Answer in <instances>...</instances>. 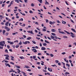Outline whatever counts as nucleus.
<instances>
[{"label": "nucleus", "instance_id": "obj_1", "mask_svg": "<svg viewBox=\"0 0 76 76\" xmlns=\"http://www.w3.org/2000/svg\"><path fill=\"white\" fill-rule=\"evenodd\" d=\"M5 41H2L0 42V45L1 46H2V47H4V46L5 47H6V45L5 44Z\"/></svg>", "mask_w": 76, "mask_h": 76}, {"label": "nucleus", "instance_id": "obj_2", "mask_svg": "<svg viewBox=\"0 0 76 76\" xmlns=\"http://www.w3.org/2000/svg\"><path fill=\"white\" fill-rule=\"evenodd\" d=\"M58 30L59 31L58 32L59 33H60V34H65V33L63 31H61V29H58Z\"/></svg>", "mask_w": 76, "mask_h": 76}, {"label": "nucleus", "instance_id": "obj_3", "mask_svg": "<svg viewBox=\"0 0 76 76\" xmlns=\"http://www.w3.org/2000/svg\"><path fill=\"white\" fill-rule=\"evenodd\" d=\"M23 44H29L30 43V42L28 41H26L25 42H23Z\"/></svg>", "mask_w": 76, "mask_h": 76}, {"label": "nucleus", "instance_id": "obj_4", "mask_svg": "<svg viewBox=\"0 0 76 76\" xmlns=\"http://www.w3.org/2000/svg\"><path fill=\"white\" fill-rule=\"evenodd\" d=\"M27 32H28V33H30V34H32L33 35H34V33H33V31H27Z\"/></svg>", "mask_w": 76, "mask_h": 76}, {"label": "nucleus", "instance_id": "obj_5", "mask_svg": "<svg viewBox=\"0 0 76 76\" xmlns=\"http://www.w3.org/2000/svg\"><path fill=\"white\" fill-rule=\"evenodd\" d=\"M5 64L6 65V66H8L9 67H10V65L9 64L5 63Z\"/></svg>", "mask_w": 76, "mask_h": 76}, {"label": "nucleus", "instance_id": "obj_6", "mask_svg": "<svg viewBox=\"0 0 76 76\" xmlns=\"http://www.w3.org/2000/svg\"><path fill=\"white\" fill-rule=\"evenodd\" d=\"M32 51H34V53H37V50L36 49H32Z\"/></svg>", "mask_w": 76, "mask_h": 76}, {"label": "nucleus", "instance_id": "obj_7", "mask_svg": "<svg viewBox=\"0 0 76 76\" xmlns=\"http://www.w3.org/2000/svg\"><path fill=\"white\" fill-rule=\"evenodd\" d=\"M55 23V22L53 21V22L51 21L49 22V23L50 25H53V24H54Z\"/></svg>", "mask_w": 76, "mask_h": 76}, {"label": "nucleus", "instance_id": "obj_8", "mask_svg": "<svg viewBox=\"0 0 76 76\" xmlns=\"http://www.w3.org/2000/svg\"><path fill=\"white\" fill-rule=\"evenodd\" d=\"M21 73H23V74H23V76H27V75H26V73H25V72L23 71H22V72H21Z\"/></svg>", "mask_w": 76, "mask_h": 76}, {"label": "nucleus", "instance_id": "obj_9", "mask_svg": "<svg viewBox=\"0 0 76 76\" xmlns=\"http://www.w3.org/2000/svg\"><path fill=\"white\" fill-rule=\"evenodd\" d=\"M48 70L49 71V72H52V71H53V70H52V69L50 68H48Z\"/></svg>", "mask_w": 76, "mask_h": 76}, {"label": "nucleus", "instance_id": "obj_10", "mask_svg": "<svg viewBox=\"0 0 76 76\" xmlns=\"http://www.w3.org/2000/svg\"><path fill=\"white\" fill-rule=\"evenodd\" d=\"M64 32H66V33H67V34H68L69 35H70V33H69V32H68V31L64 30Z\"/></svg>", "mask_w": 76, "mask_h": 76}, {"label": "nucleus", "instance_id": "obj_11", "mask_svg": "<svg viewBox=\"0 0 76 76\" xmlns=\"http://www.w3.org/2000/svg\"><path fill=\"white\" fill-rule=\"evenodd\" d=\"M10 57H11V58H11V60H13V61H14L15 60H14V57L12 56H11Z\"/></svg>", "mask_w": 76, "mask_h": 76}, {"label": "nucleus", "instance_id": "obj_12", "mask_svg": "<svg viewBox=\"0 0 76 76\" xmlns=\"http://www.w3.org/2000/svg\"><path fill=\"white\" fill-rule=\"evenodd\" d=\"M46 49V48L44 47H42L41 48L42 50H45Z\"/></svg>", "mask_w": 76, "mask_h": 76}, {"label": "nucleus", "instance_id": "obj_13", "mask_svg": "<svg viewBox=\"0 0 76 76\" xmlns=\"http://www.w3.org/2000/svg\"><path fill=\"white\" fill-rule=\"evenodd\" d=\"M50 38H51V39H54L55 38L52 35H50Z\"/></svg>", "mask_w": 76, "mask_h": 76}, {"label": "nucleus", "instance_id": "obj_14", "mask_svg": "<svg viewBox=\"0 0 76 76\" xmlns=\"http://www.w3.org/2000/svg\"><path fill=\"white\" fill-rule=\"evenodd\" d=\"M51 31L53 32H56V30H55L54 29H52Z\"/></svg>", "mask_w": 76, "mask_h": 76}, {"label": "nucleus", "instance_id": "obj_15", "mask_svg": "<svg viewBox=\"0 0 76 76\" xmlns=\"http://www.w3.org/2000/svg\"><path fill=\"white\" fill-rule=\"evenodd\" d=\"M41 63H41V65L42 66H44V62L42 61H41Z\"/></svg>", "mask_w": 76, "mask_h": 76}, {"label": "nucleus", "instance_id": "obj_16", "mask_svg": "<svg viewBox=\"0 0 76 76\" xmlns=\"http://www.w3.org/2000/svg\"><path fill=\"white\" fill-rule=\"evenodd\" d=\"M24 68H30V67L29 66H28L26 65H25V67H23Z\"/></svg>", "mask_w": 76, "mask_h": 76}, {"label": "nucleus", "instance_id": "obj_17", "mask_svg": "<svg viewBox=\"0 0 76 76\" xmlns=\"http://www.w3.org/2000/svg\"><path fill=\"white\" fill-rule=\"evenodd\" d=\"M4 56H5V57H8L9 58L10 57H9V56L8 55H4Z\"/></svg>", "mask_w": 76, "mask_h": 76}, {"label": "nucleus", "instance_id": "obj_18", "mask_svg": "<svg viewBox=\"0 0 76 76\" xmlns=\"http://www.w3.org/2000/svg\"><path fill=\"white\" fill-rule=\"evenodd\" d=\"M40 3H42V0H37Z\"/></svg>", "mask_w": 76, "mask_h": 76}, {"label": "nucleus", "instance_id": "obj_19", "mask_svg": "<svg viewBox=\"0 0 76 76\" xmlns=\"http://www.w3.org/2000/svg\"><path fill=\"white\" fill-rule=\"evenodd\" d=\"M49 4V3L46 0H45V4Z\"/></svg>", "mask_w": 76, "mask_h": 76}, {"label": "nucleus", "instance_id": "obj_20", "mask_svg": "<svg viewBox=\"0 0 76 76\" xmlns=\"http://www.w3.org/2000/svg\"><path fill=\"white\" fill-rule=\"evenodd\" d=\"M55 63H56L57 64V63H58L59 61L58 60H56L55 61Z\"/></svg>", "mask_w": 76, "mask_h": 76}, {"label": "nucleus", "instance_id": "obj_21", "mask_svg": "<svg viewBox=\"0 0 76 76\" xmlns=\"http://www.w3.org/2000/svg\"><path fill=\"white\" fill-rule=\"evenodd\" d=\"M71 30H72V31H73V32H76V31L74 29H73V28H72Z\"/></svg>", "mask_w": 76, "mask_h": 76}, {"label": "nucleus", "instance_id": "obj_22", "mask_svg": "<svg viewBox=\"0 0 76 76\" xmlns=\"http://www.w3.org/2000/svg\"><path fill=\"white\" fill-rule=\"evenodd\" d=\"M5 53H9L8 52V50L7 49H6L5 50Z\"/></svg>", "mask_w": 76, "mask_h": 76}, {"label": "nucleus", "instance_id": "obj_23", "mask_svg": "<svg viewBox=\"0 0 76 76\" xmlns=\"http://www.w3.org/2000/svg\"><path fill=\"white\" fill-rule=\"evenodd\" d=\"M10 31V29L8 28L7 29V32H9V31Z\"/></svg>", "mask_w": 76, "mask_h": 76}, {"label": "nucleus", "instance_id": "obj_24", "mask_svg": "<svg viewBox=\"0 0 76 76\" xmlns=\"http://www.w3.org/2000/svg\"><path fill=\"white\" fill-rule=\"evenodd\" d=\"M8 24H9V22H7L5 23V26H8Z\"/></svg>", "mask_w": 76, "mask_h": 76}, {"label": "nucleus", "instance_id": "obj_25", "mask_svg": "<svg viewBox=\"0 0 76 76\" xmlns=\"http://www.w3.org/2000/svg\"><path fill=\"white\" fill-rule=\"evenodd\" d=\"M45 20L46 23H48V22H49V21H48V20L46 19Z\"/></svg>", "mask_w": 76, "mask_h": 76}, {"label": "nucleus", "instance_id": "obj_26", "mask_svg": "<svg viewBox=\"0 0 76 76\" xmlns=\"http://www.w3.org/2000/svg\"><path fill=\"white\" fill-rule=\"evenodd\" d=\"M65 74L66 75H70V73L68 72H66L65 73Z\"/></svg>", "mask_w": 76, "mask_h": 76}, {"label": "nucleus", "instance_id": "obj_27", "mask_svg": "<svg viewBox=\"0 0 76 76\" xmlns=\"http://www.w3.org/2000/svg\"><path fill=\"white\" fill-rule=\"evenodd\" d=\"M6 32V31L5 30H4L3 31V34L4 35V33Z\"/></svg>", "mask_w": 76, "mask_h": 76}, {"label": "nucleus", "instance_id": "obj_28", "mask_svg": "<svg viewBox=\"0 0 76 76\" xmlns=\"http://www.w3.org/2000/svg\"><path fill=\"white\" fill-rule=\"evenodd\" d=\"M35 24L36 25H39V23L37 22H36L35 23Z\"/></svg>", "mask_w": 76, "mask_h": 76}, {"label": "nucleus", "instance_id": "obj_29", "mask_svg": "<svg viewBox=\"0 0 76 76\" xmlns=\"http://www.w3.org/2000/svg\"><path fill=\"white\" fill-rule=\"evenodd\" d=\"M16 68H17V69H20V66H16Z\"/></svg>", "mask_w": 76, "mask_h": 76}, {"label": "nucleus", "instance_id": "obj_30", "mask_svg": "<svg viewBox=\"0 0 76 76\" xmlns=\"http://www.w3.org/2000/svg\"><path fill=\"white\" fill-rule=\"evenodd\" d=\"M13 1H12L10 3V4L11 5H12V4H13Z\"/></svg>", "mask_w": 76, "mask_h": 76}, {"label": "nucleus", "instance_id": "obj_31", "mask_svg": "<svg viewBox=\"0 0 76 76\" xmlns=\"http://www.w3.org/2000/svg\"><path fill=\"white\" fill-rule=\"evenodd\" d=\"M16 34H18V32H16L14 33H12V35H16Z\"/></svg>", "mask_w": 76, "mask_h": 76}, {"label": "nucleus", "instance_id": "obj_32", "mask_svg": "<svg viewBox=\"0 0 76 76\" xmlns=\"http://www.w3.org/2000/svg\"><path fill=\"white\" fill-rule=\"evenodd\" d=\"M23 18H21L19 20V21H23Z\"/></svg>", "mask_w": 76, "mask_h": 76}, {"label": "nucleus", "instance_id": "obj_33", "mask_svg": "<svg viewBox=\"0 0 76 76\" xmlns=\"http://www.w3.org/2000/svg\"><path fill=\"white\" fill-rule=\"evenodd\" d=\"M15 2H17L18 3H19V0H15Z\"/></svg>", "mask_w": 76, "mask_h": 76}, {"label": "nucleus", "instance_id": "obj_34", "mask_svg": "<svg viewBox=\"0 0 76 76\" xmlns=\"http://www.w3.org/2000/svg\"><path fill=\"white\" fill-rule=\"evenodd\" d=\"M45 42H46V43H48V44H50V42H49L48 41L46 40H45Z\"/></svg>", "mask_w": 76, "mask_h": 76}, {"label": "nucleus", "instance_id": "obj_35", "mask_svg": "<svg viewBox=\"0 0 76 76\" xmlns=\"http://www.w3.org/2000/svg\"><path fill=\"white\" fill-rule=\"evenodd\" d=\"M62 23L63 24H66V21H63L62 22Z\"/></svg>", "mask_w": 76, "mask_h": 76}, {"label": "nucleus", "instance_id": "obj_36", "mask_svg": "<svg viewBox=\"0 0 76 76\" xmlns=\"http://www.w3.org/2000/svg\"><path fill=\"white\" fill-rule=\"evenodd\" d=\"M66 66H67L68 67H70V65L68 64H66Z\"/></svg>", "mask_w": 76, "mask_h": 76}, {"label": "nucleus", "instance_id": "obj_37", "mask_svg": "<svg viewBox=\"0 0 76 76\" xmlns=\"http://www.w3.org/2000/svg\"><path fill=\"white\" fill-rule=\"evenodd\" d=\"M20 14H21L22 15H23V16H25V14L23 13L22 12H20Z\"/></svg>", "mask_w": 76, "mask_h": 76}, {"label": "nucleus", "instance_id": "obj_38", "mask_svg": "<svg viewBox=\"0 0 76 76\" xmlns=\"http://www.w3.org/2000/svg\"><path fill=\"white\" fill-rule=\"evenodd\" d=\"M43 45H44V46H47V43H44L43 44Z\"/></svg>", "mask_w": 76, "mask_h": 76}, {"label": "nucleus", "instance_id": "obj_39", "mask_svg": "<svg viewBox=\"0 0 76 76\" xmlns=\"http://www.w3.org/2000/svg\"><path fill=\"white\" fill-rule=\"evenodd\" d=\"M5 59L7 60H9V58L8 57H6Z\"/></svg>", "mask_w": 76, "mask_h": 76}, {"label": "nucleus", "instance_id": "obj_40", "mask_svg": "<svg viewBox=\"0 0 76 76\" xmlns=\"http://www.w3.org/2000/svg\"><path fill=\"white\" fill-rule=\"evenodd\" d=\"M43 31H44V32H45V31H47V30H46V29H45V28H43L42 29Z\"/></svg>", "mask_w": 76, "mask_h": 76}, {"label": "nucleus", "instance_id": "obj_41", "mask_svg": "<svg viewBox=\"0 0 76 76\" xmlns=\"http://www.w3.org/2000/svg\"><path fill=\"white\" fill-rule=\"evenodd\" d=\"M31 37H28V38H27V40H29V39H31Z\"/></svg>", "mask_w": 76, "mask_h": 76}, {"label": "nucleus", "instance_id": "obj_42", "mask_svg": "<svg viewBox=\"0 0 76 76\" xmlns=\"http://www.w3.org/2000/svg\"><path fill=\"white\" fill-rule=\"evenodd\" d=\"M31 6H32V7H34V4L33 3H31Z\"/></svg>", "mask_w": 76, "mask_h": 76}, {"label": "nucleus", "instance_id": "obj_43", "mask_svg": "<svg viewBox=\"0 0 76 76\" xmlns=\"http://www.w3.org/2000/svg\"><path fill=\"white\" fill-rule=\"evenodd\" d=\"M50 55L51 57H54V55H53V54H50Z\"/></svg>", "mask_w": 76, "mask_h": 76}, {"label": "nucleus", "instance_id": "obj_44", "mask_svg": "<svg viewBox=\"0 0 76 76\" xmlns=\"http://www.w3.org/2000/svg\"><path fill=\"white\" fill-rule=\"evenodd\" d=\"M36 57L35 56H33V59H35L36 58Z\"/></svg>", "mask_w": 76, "mask_h": 76}, {"label": "nucleus", "instance_id": "obj_45", "mask_svg": "<svg viewBox=\"0 0 76 76\" xmlns=\"http://www.w3.org/2000/svg\"><path fill=\"white\" fill-rule=\"evenodd\" d=\"M32 42H33V44H36V42H35V41H32Z\"/></svg>", "mask_w": 76, "mask_h": 76}, {"label": "nucleus", "instance_id": "obj_46", "mask_svg": "<svg viewBox=\"0 0 76 76\" xmlns=\"http://www.w3.org/2000/svg\"><path fill=\"white\" fill-rule=\"evenodd\" d=\"M29 12L30 13H33V12L31 10H30Z\"/></svg>", "mask_w": 76, "mask_h": 76}, {"label": "nucleus", "instance_id": "obj_47", "mask_svg": "<svg viewBox=\"0 0 76 76\" xmlns=\"http://www.w3.org/2000/svg\"><path fill=\"white\" fill-rule=\"evenodd\" d=\"M20 26H25V24H23V25H20Z\"/></svg>", "mask_w": 76, "mask_h": 76}, {"label": "nucleus", "instance_id": "obj_48", "mask_svg": "<svg viewBox=\"0 0 76 76\" xmlns=\"http://www.w3.org/2000/svg\"><path fill=\"white\" fill-rule=\"evenodd\" d=\"M51 34L52 35H54V36H55V35H56V34L53 33H52Z\"/></svg>", "mask_w": 76, "mask_h": 76}, {"label": "nucleus", "instance_id": "obj_49", "mask_svg": "<svg viewBox=\"0 0 76 76\" xmlns=\"http://www.w3.org/2000/svg\"><path fill=\"white\" fill-rule=\"evenodd\" d=\"M22 42L20 41V42L18 44L19 45H22Z\"/></svg>", "mask_w": 76, "mask_h": 76}, {"label": "nucleus", "instance_id": "obj_50", "mask_svg": "<svg viewBox=\"0 0 76 76\" xmlns=\"http://www.w3.org/2000/svg\"><path fill=\"white\" fill-rule=\"evenodd\" d=\"M42 70L43 72H47V71H46V70H44V69H42Z\"/></svg>", "mask_w": 76, "mask_h": 76}, {"label": "nucleus", "instance_id": "obj_51", "mask_svg": "<svg viewBox=\"0 0 76 76\" xmlns=\"http://www.w3.org/2000/svg\"><path fill=\"white\" fill-rule=\"evenodd\" d=\"M14 44V43H13V42H10V44L11 45H12V44Z\"/></svg>", "mask_w": 76, "mask_h": 76}, {"label": "nucleus", "instance_id": "obj_52", "mask_svg": "<svg viewBox=\"0 0 76 76\" xmlns=\"http://www.w3.org/2000/svg\"><path fill=\"white\" fill-rule=\"evenodd\" d=\"M10 2V1H8L6 2V3H7V4H9V3Z\"/></svg>", "mask_w": 76, "mask_h": 76}, {"label": "nucleus", "instance_id": "obj_53", "mask_svg": "<svg viewBox=\"0 0 76 76\" xmlns=\"http://www.w3.org/2000/svg\"><path fill=\"white\" fill-rule=\"evenodd\" d=\"M70 34L71 35H75V34H73V33H72V32H71Z\"/></svg>", "mask_w": 76, "mask_h": 76}, {"label": "nucleus", "instance_id": "obj_54", "mask_svg": "<svg viewBox=\"0 0 76 76\" xmlns=\"http://www.w3.org/2000/svg\"><path fill=\"white\" fill-rule=\"evenodd\" d=\"M19 47V45H16L15 46V47L16 48H18V47Z\"/></svg>", "mask_w": 76, "mask_h": 76}, {"label": "nucleus", "instance_id": "obj_55", "mask_svg": "<svg viewBox=\"0 0 76 76\" xmlns=\"http://www.w3.org/2000/svg\"><path fill=\"white\" fill-rule=\"evenodd\" d=\"M8 35H9V33L8 32L6 34H5V35L6 36H7Z\"/></svg>", "mask_w": 76, "mask_h": 76}, {"label": "nucleus", "instance_id": "obj_56", "mask_svg": "<svg viewBox=\"0 0 76 76\" xmlns=\"http://www.w3.org/2000/svg\"><path fill=\"white\" fill-rule=\"evenodd\" d=\"M7 47L8 49L9 48H10V46L9 45H7Z\"/></svg>", "mask_w": 76, "mask_h": 76}, {"label": "nucleus", "instance_id": "obj_57", "mask_svg": "<svg viewBox=\"0 0 76 76\" xmlns=\"http://www.w3.org/2000/svg\"><path fill=\"white\" fill-rule=\"evenodd\" d=\"M63 38H67V37L66 36H63Z\"/></svg>", "mask_w": 76, "mask_h": 76}, {"label": "nucleus", "instance_id": "obj_58", "mask_svg": "<svg viewBox=\"0 0 76 76\" xmlns=\"http://www.w3.org/2000/svg\"><path fill=\"white\" fill-rule=\"evenodd\" d=\"M10 64H13V65H14V63H13V62H10Z\"/></svg>", "mask_w": 76, "mask_h": 76}, {"label": "nucleus", "instance_id": "obj_59", "mask_svg": "<svg viewBox=\"0 0 76 76\" xmlns=\"http://www.w3.org/2000/svg\"><path fill=\"white\" fill-rule=\"evenodd\" d=\"M8 28V27H7L6 26H5L4 27L5 29H7Z\"/></svg>", "mask_w": 76, "mask_h": 76}, {"label": "nucleus", "instance_id": "obj_60", "mask_svg": "<svg viewBox=\"0 0 76 76\" xmlns=\"http://www.w3.org/2000/svg\"><path fill=\"white\" fill-rule=\"evenodd\" d=\"M71 21V22H72V23H74V21H73V20L72 19H70Z\"/></svg>", "mask_w": 76, "mask_h": 76}, {"label": "nucleus", "instance_id": "obj_61", "mask_svg": "<svg viewBox=\"0 0 76 76\" xmlns=\"http://www.w3.org/2000/svg\"><path fill=\"white\" fill-rule=\"evenodd\" d=\"M54 37H55V39H58V37H57V36H54Z\"/></svg>", "mask_w": 76, "mask_h": 76}, {"label": "nucleus", "instance_id": "obj_62", "mask_svg": "<svg viewBox=\"0 0 76 76\" xmlns=\"http://www.w3.org/2000/svg\"><path fill=\"white\" fill-rule=\"evenodd\" d=\"M36 39H38V40H39V39H40V38H38L37 37H36Z\"/></svg>", "mask_w": 76, "mask_h": 76}, {"label": "nucleus", "instance_id": "obj_63", "mask_svg": "<svg viewBox=\"0 0 76 76\" xmlns=\"http://www.w3.org/2000/svg\"><path fill=\"white\" fill-rule=\"evenodd\" d=\"M66 54L65 52H63L61 53V54H63V55H64V54Z\"/></svg>", "mask_w": 76, "mask_h": 76}, {"label": "nucleus", "instance_id": "obj_64", "mask_svg": "<svg viewBox=\"0 0 76 76\" xmlns=\"http://www.w3.org/2000/svg\"><path fill=\"white\" fill-rule=\"evenodd\" d=\"M7 39L8 41H10V38H7Z\"/></svg>", "mask_w": 76, "mask_h": 76}]
</instances>
